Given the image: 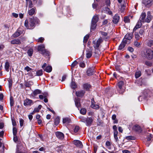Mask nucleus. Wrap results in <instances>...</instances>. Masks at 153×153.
I'll return each mask as SVG.
<instances>
[{
  "mask_svg": "<svg viewBox=\"0 0 153 153\" xmlns=\"http://www.w3.org/2000/svg\"><path fill=\"white\" fill-rule=\"evenodd\" d=\"M39 19L37 18H30L26 20L25 25L27 29H32L34 28L36 24H39Z\"/></svg>",
  "mask_w": 153,
  "mask_h": 153,
  "instance_id": "nucleus-1",
  "label": "nucleus"
},
{
  "mask_svg": "<svg viewBox=\"0 0 153 153\" xmlns=\"http://www.w3.org/2000/svg\"><path fill=\"white\" fill-rule=\"evenodd\" d=\"M142 56L149 60L152 59L153 58V51L149 49H146L142 52Z\"/></svg>",
  "mask_w": 153,
  "mask_h": 153,
  "instance_id": "nucleus-2",
  "label": "nucleus"
},
{
  "mask_svg": "<svg viewBox=\"0 0 153 153\" xmlns=\"http://www.w3.org/2000/svg\"><path fill=\"white\" fill-rule=\"evenodd\" d=\"M38 51L41 52V53L45 56H48L49 54V52L45 49V46L44 45H41L38 46Z\"/></svg>",
  "mask_w": 153,
  "mask_h": 153,
  "instance_id": "nucleus-3",
  "label": "nucleus"
},
{
  "mask_svg": "<svg viewBox=\"0 0 153 153\" xmlns=\"http://www.w3.org/2000/svg\"><path fill=\"white\" fill-rule=\"evenodd\" d=\"M98 20L99 17L98 15H95L93 17L91 20V30H94L96 28L97 26L96 23L98 22Z\"/></svg>",
  "mask_w": 153,
  "mask_h": 153,
  "instance_id": "nucleus-4",
  "label": "nucleus"
},
{
  "mask_svg": "<svg viewBox=\"0 0 153 153\" xmlns=\"http://www.w3.org/2000/svg\"><path fill=\"white\" fill-rule=\"evenodd\" d=\"M103 42L102 39L101 38H99L97 41H94L93 43L94 44V46L95 49L98 48L100 46L101 43Z\"/></svg>",
  "mask_w": 153,
  "mask_h": 153,
  "instance_id": "nucleus-5",
  "label": "nucleus"
},
{
  "mask_svg": "<svg viewBox=\"0 0 153 153\" xmlns=\"http://www.w3.org/2000/svg\"><path fill=\"white\" fill-rule=\"evenodd\" d=\"M101 34L102 35V37L103 39L105 41H107L110 38V36L108 35V33L103 31L100 32Z\"/></svg>",
  "mask_w": 153,
  "mask_h": 153,
  "instance_id": "nucleus-6",
  "label": "nucleus"
},
{
  "mask_svg": "<svg viewBox=\"0 0 153 153\" xmlns=\"http://www.w3.org/2000/svg\"><path fill=\"white\" fill-rule=\"evenodd\" d=\"M152 0H142V4L147 7H149L151 5Z\"/></svg>",
  "mask_w": 153,
  "mask_h": 153,
  "instance_id": "nucleus-7",
  "label": "nucleus"
},
{
  "mask_svg": "<svg viewBox=\"0 0 153 153\" xmlns=\"http://www.w3.org/2000/svg\"><path fill=\"white\" fill-rule=\"evenodd\" d=\"M87 120L85 123L87 126H90L94 120V118L92 117H87Z\"/></svg>",
  "mask_w": 153,
  "mask_h": 153,
  "instance_id": "nucleus-8",
  "label": "nucleus"
},
{
  "mask_svg": "<svg viewBox=\"0 0 153 153\" xmlns=\"http://www.w3.org/2000/svg\"><path fill=\"white\" fill-rule=\"evenodd\" d=\"M74 143L77 147L82 148L83 147L82 143L79 140H74L73 141Z\"/></svg>",
  "mask_w": 153,
  "mask_h": 153,
  "instance_id": "nucleus-9",
  "label": "nucleus"
},
{
  "mask_svg": "<svg viewBox=\"0 0 153 153\" xmlns=\"http://www.w3.org/2000/svg\"><path fill=\"white\" fill-rule=\"evenodd\" d=\"M95 72L94 67L89 68L87 71V75L88 76L92 75Z\"/></svg>",
  "mask_w": 153,
  "mask_h": 153,
  "instance_id": "nucleus-10",
  "label": "nucleus"
},
{
  "mask_svg": "<svg viewBox=\"0 0 153 153\" xmlns=\"http://www.w3.org/2000/svg\"><path fill=\"white\" fill-rule=\"evenodd\" d=\"M32 104H33V101L31 100H30L28 99H26L24 101V105L25 106H30Z\"/></svg>",
  "mask_w": 153,
  "mask_h": 153,
  "instance_id": "nucleus-11",
  "label": "nucleus"
},
{
  "mask_svg": "<svg viewBox=\"0 0 153 153\" xmlns=\"http://www.w3.org/2000/svg\"><path fill=\"white\" fill-rule=\"evenodd\" d=\"M127 42H126L125 39H123L121 44L119 46L118 49L122 50L125 47Z\"/></svg>",
  "mask_w": 153,
  "mask_h": 153,
  "instance_id": "nucleus-12",
  "label": "nucleus"
},
{
  "mask_svg": "<svg viewBox=\"0 0 153 153\" xmlns=\"http://www.w3.org/2000/svg\"><path fill=\"white\" fill-rule=\"evenodd\" d=\"M55 134L57 137L60 139L62 140L64 138V134L61 132L57 131L56 132Z\"/></svg>",
  "mask_w": 153,
  "mask_h": 153,
  "instance_id": "nucleus-13",
  "label": "nucleus"
},
{
  "mask_svg": "<svg viewBox=\"0 0 153 153\" xmlns=\"http://www.w3.org/2000/svg\"><path fill=\"white\" fill-rule=\"evenodd\" d=\"M133 36V34L132 33H128L125 36V37L123 39H125L126 42H127V40H131Z\"/></svg>",
  "mask_w": 153,
  "mask_h": 153,
  "instance_id": "nucleus-14",
  "label": "nucleus"
},
{
  "mask_svg": "<svg viewBox=\"0 0 153 153\" xmlns=\"http://www.w3.org/2000/svg\"><path fill=\"white\" fill-rule=\"evenodd\" d=\"M91 102V108L96 109H98L99 108V106L98 105L94 104V102L95 103V102L94 98L92 99Z\"/></svg>",
  "mask_w": 153,
  "mask_h": 153,
  "instance_id": "nucleus-15",
  "label": "nucleus"
},
{
  "mask_svg": "<svg viewBox=\"0 0 153 153\" xmlns=\"http://www.w3.org/2000/svg\"><path fill=\"white\" fill-rule=\"evenodd\" d=\"M86 52V57L88 58H90L92 55V50L91 49H87Z\"/></svg>",
  "mask_w": 153,
  "mask_h": 153,
  "instance_id": "nucleus-16",
  "label": "nucleus"
},
{
  "mask_svg": "<svg viewBox=\"0 0 153 153\" xmlns=\"http://www.w3.org/2000/svg\"><path fill=\"white\" fill-rule=\"evenodd\" d=\"M120 17L117 14H116L113 17V22L114 24H117L119 21Z\"/></svg>",
  "mask_w": 153,
  "mask_h": 153,
  "instance_id": "nucleus-17",
  "label": "nucleus"
},
{
  "mask_svg": "<svg viewBox=\"0 0 153 153\" xmlns=\"http://www.w3.org/2000/svg\"><path fill=\"white\" fill-rule=\"evenodd\" d=\"M20 29L19 28L18 30L13 34V37H17L22 34V31L20 30Z\"/></svg>",
  "mask_w": 153,
  "mask_h": 153,
  "instance_id": "nucleus-18",
  "label": "nucleus"
},
{
  "mask_svg": "<svg viewBox=\"0 0 153 153\" xmlns=\"http://www.w3.org/2000/svg\"><path fill=\"white\" fill-rule=\"evenodd\" d=\"M146 14L145 13L142 12L139 21L141 22H144L145 21V19L146 18Z\"/></svg>",
  "mask_w": 153,
  "mask_h": 153,
  "instance_id": "nucleus-19",
  "label": "nucleus"
},
{
  "mask_svg": "<svg viewBox=\"0 0 153 153\" xmlns=\"http://www.w3.org/2000/svg\"><path fill=\"white\" fill-rule=\"evenodd\" d=\"M85 92L84 91L82 90L79 91H76V96L78 97H82L83 96Z\"/></svg>",
  "mask_w": 153,
  "mask_h": 153,
  "instance_id": "nucleus-20",
  "label": "nucleus"
},
{
  "mask_svg": "<svg viewBox=\"0 0 153 153\" xmlns=\"http://www.w3.org/2000/svg\"><path fill=\"white\" fill-rule=\"evenodd\" d=\"M75 104L76 106L78 108H80L81 104L80 103V100L79 98L75 99L74 100Z\"/></svg>",
  "mask_w": 153,
  "mask_h": 153,
  "instance_id": "nucleus-21",
  "label": "nucleus"
},
{
  "mask_svg": "<svg viewBox=\"0 0 153 153\" xmlns=\"http://www.w3.org/2000/svg\"><path fill=\"white\" fill-rule=\"evenodd\" d=\"M26 7L28 6L29 8H31L33 7V4L31 0H26Z\"/></svg>",
  "mask_w": 153,
  "mask_h": 153,
  "instance_id": "nucleus-22",
  "label": "nucleus"
},
{
  "mask_svg": "<svg viewBox=\"0 0 153 153\" xmlns=\"http://www.w3.org/2000/svg\"><path fill=\"white\" fill-rule=\"evenodd\" d=\"M141 22L139 21L137 23L136 25L134 27L133 29V32L135 31L137 29L140 28L141 26L142 23Z\"/></svg>",
  "mask_w": 153,
  "mask_h": 153,
  "instance_id": "nucleus-23",
  "label": "nucleus"
},
{
  "mask_svg": "<svg viewBox=\"0 0 153 153\" xmlns=\"http://www.w3.org/2000/svg\"><path fill=\"white\" fill-rule=\"evenodd\" d=\"M11 43L12 44L19 45L21 43V42L19 39H17L13 40L11 41Z\"/></svg>",
  "mask_w": 153,
  "mask_h": 153,
  "instance_id": "nucleus-24",
  "label": "nucleus"
},
{
  "mask_svg": "<svg viewBox=\"0 0 153 153\" xmlns=\"http://www.w3.org/2000/svg\"><path fill=\"white\" fill-rule=\"evenodd\" d=\"M62 122L63 123L68 124L71 122V120L69 118L66 117L63 118Z\"/></svg>",
  "mask_w": 153,
  "mask_h": 153,
  "instance_id": "nucleus-25",
  "label": "nucleus"
},
{
  "mask_svg": "<svg viewBox=\"0 0 153 153\" xmlns=\"http://www.w3.org/2000/svg\"><path fill=\"white\" fill-rule=\"evenodd\" d=\"M133 129L137 132H140L141 131L140 127L138 125H136L134 126L133 127Z\"/></svg>",
  "mask_w": 153,
  "mask_h": 153,
  "instance_id": "nucleus-26",
  "label": "nucleus"
},
{
  "mask_svg": "<svg viewBox=\"0 0 153 153\" xmlns=\"http://www.w3.org/2000/svg\"><path fill=\"white\" fill-rule=\"evenodd\" d=\"M103 10L105 12L110 15L112 14V12L110 10V9L107 7H105L103 8Z\"/></svg>",
  "mask_w": 153,
  "mask_h": 153,
  "instance_id": "nucleus-27",
  "label": "nucleus"
},
{
  "mask_svg": "<svg viewBox=\"0 0 153 153\" xmlns=\"http://www.w3.org/2000/svg\"><path fill=\"white\" fill-rule=\"evenodd\" d=\"M35 10L34 8H32L28 10V13L29 15L32 16L35 13Z\"/></svg>",
  "mask_w": 153,
  "mask_h": 153,
  "instance_id": "nucleus-28",
  "label": "nucleus"
},
{
  "mask_svg": "<svg viewBox=\"0 0 153 153\" xmlns=\"http://www.w3.org/2000/svg\"><path fill=\"white\" fill-rule=\"evenodd\" d=\"M52 70V68L50 66H48L45 68L44 71L48 73L50 72Z\"/></svg>",
  "mask_w": 153,
  "mask_h": 153,
  "instance_id": "nucleus-29",
  "label": "nucleus"
},
{
  "mask_svg": "<svg viewBox=\"0 0 153 153\" xmlns=\"http://www.w3.org/2000/svg\"><path fill=\"white\" fill-rule=\"evenodd\" d=\"M114 139H115L116 141V142H117L119 140L118 139V138L117 137V134H118V131H117V130L114 131Z\"/></svg>",
  "mask_w": 153,
  "mask_h": 153,
  "instance_id": "nucleus-30",
  "label": "nucleus"
},
{
  "mask_svg": "<svg viewBox=\"0 0 153 153\" xmlns=\"http://www.w3.org/2000/svg\"><path fill=\"white\" fill-rule=\"evenodd\" d=\"M10 63L8 61H6L5 62V68L6 70L8 72L9 71V68L10 67Z\"/></svg>",
  "mask_w": 153,
  "mask_h": 153,
  "instance_id": "nucleus-31",
  "label": "nucleus"
},
{
  "mask_svg": "<svg viewBox=\"0 0 153 153\" xmlns=\"http://www.w3.org/2000/svg\"><path fill=\"white\" fill-rule=\"evenodd\" d=\"M91 87V85L89 84H85L83 85L84 88L86 90H88Z\"/></svg>",
  "mask_w": 153,
  "mask_h": 153,
  "instance_id": "nucleus-32",
  "label": "nucleus"
},
{
  "mask_svg": "<svg viewBox=\"0 0 153 153\" xmlns=\"http://www.w3.org/2000/svg\"><path fill=\"white\" fill-rule=\"evenodd\" d=\"M33 53V49L31 48L29 49L27 52V54L28 55L30 56H32Z\"/></svg>",
  "mask_w": 153,
  "mask_h": 153,
  "instance_id": "nucleus-33",
  "label": "nucleus"
},
{
  "mask_svg": "<svg viewBox=\"0 0 153 153\" xmlns=\"http://www.w3.org/2000/svg\"><path fill=\"white\" fill-rule=\"evenodd\" d=\"M60 119L59 117H56L54 120V123L56 125H57L59 123Z\"/></svg>",
  "mask_w": 153,
  "mask_h": 153,
  "instance_id": "nucleus-34",
  "label": "nucleus"
},
{
  "mask_svg": "<svg viewBox=\"0 0 153 153\" xmlns=\"http://www.w3.org/2000/svg\"><path fill=\"white\" fill-rule=\"evenodd\" d=\"M141 75V72L140 71H136L135 74V76L136 78H137Z\"/></svg>",
  "mask_w": 153,
  "mask_h": 153,
  "instance_id": "nucleus-35",
  "label": "nucleus"
},
{
  "mask_svg": "<svg viewBox=\"0 0 153 153\" xmlns=\"http://www.w3.org/2000/svg\"><path fill=\"white\" fill-rule=\"evenodd\" d=\"M124 85V82L123 81L119 82L118 83V86L120 89L122 88V86Z\"/></svg>",
  "mask_w": 153,
  "mask_h": 153,
  "instance_id": "nucleus-36",
  "label": "nucleus"
},
{
  "mask_svg": "<svg viewBox=\"0 0 153 153\" xmlns=\"http://www.w3.org/2000/svg\"><path fill=\"white\" fill-rule=\"evenodd\" d=\"M43 74V71L42 69L38 70L36 73V75L37 76H41Z\"/></svg>",
  "mask_w": 153,
  "mask_h": 153,
  "instance_id": "nucleus-37",
  "label": "nucleus"
},
{
  "mask_svg": "<svg viewBox=\"0 0 153 153\" xmlns=\"http://www.w3.org/2000/svg\"><path fill=\"white\" fill-rule=\"evenodd\" d=\"M42 107V106L41 105H39L38 107L34 108V112H35V113L38 112L39 110L41 109Z\"/></svg>",
  "mask_w": 153,
  "mask_h": 153,
  "instance_id": "nucleus-38",
  "label": "nucleus"
},
{
  "mask_svg": "<svg viewBox=\"0 0 153 153\" xmlns=\"http://www.w3.org/2000/svg\"><path fill=\"white\" fill-rule=\"evenodd\" d=\"M41 93V91L39 89H36L33 92V94L36 96L38 94H40Z\"/></svg>",
  "mask_w": 153,
  "mask_h": 153,
  "instance_id": "nucleus-39",
  "label": "nucleus"
},
{
  "mask_svg": "<svg viewBox=\"0 0 153 153\" xmlns=\"http://www.w3.org/2000/svg\"><path fill=\"white\" fill-rule=\"evenodd\" d=\"M124 21L125 23L130 22V20L129 17L128 16H125L124 18Z\"/></svg>",
  "mask_w": 153,
  "mask_h": 153,
  "instance_id": "nucleus-40",
  "label": "nucleus"
},
{
  "mask_svg": "<svg viewBox=\"0 0 153 153\" xmlns=\"http://www.w3.org/2000/svg\"><path fill=\"white\" fill-rule=\"evenodd\" d=\"M135 37L137 40H139L140 38V36L139 35L138 33L135 32L134 33Z\"/></svg>",
  "mask_w": 153,
  "mask_h": 153,
  "instance_id": "nucleus-41",
  "label": "nucleus"
},
{
  "mask_svg": "<svg viewBox=\"0 0 153 153\" xmlns=\"http://www.w3.org/2000/svg\"><path fill=\"white\" fill-rule=\"evenodd\" d=\"M105 145H106L108 149H111V143L109 141H107L105 143Z\"/></svg>",
  "mask_w": 153,
  "mask_h": 153,
  "instance_id": "nucleus-42",
  "label": "nucleus"
},
{
  "mask_svg": "<svg viewBox=\"0 0 153 153\" xmlns=\"http://www.w3.org/2000/svg\"><path fill=\"white\" fill-rule=\"evenodd\" d=\"M80 111L81 114L84 115L86 113V110L85 108H82L81 109Z\"/></svg>",
  "mask_w": 153,
  "mask_h": 153,
  "instance_id": "nucleus-43",
  "label": "nucleus"
},
{
  "mask_svg": "<svg viewBox=\"0 0 153 153\" xmlns=\"http://www.w3.org/2000/svg\"><path fill=\"white\" fill-rule=\"evenodd\" d=\"M89 35L87 34L84 36L83 39V42L84 43H86L87 42L89 38Z\"/></svg>",
  "mask_w": 153,
  "mask_h": 153,
  "instance_id": "nucleus-44",
  "label": "nucleus"
},
{
  "mask_svg": "<svg viewBox=\"0 0 153 153\" xmlns=\"http://www.w3.org/2000/svg\"><path fill=\"white\" fill-rule=\"evenodd\" d=\"M125 139L128 140H134V137L131 136H127L125 137Z\"/></svg>",
  "mask_w": 153,
  "mask_h": 153,
  "instance_id": "nucleus-45",
  "label": "nucleus"
},
{
  "mask_svg": "<svg viewBox=\"0 0 153 153\" xmlns=\"http://www.w3.org/2000/svg\"><path fill=\"white\" fill-rule=\"evenodd\" d=\"M8 82H9V87L10 90V89H11L12 85V83H13V81L12 80L9 79L8 80Z\"/></svg>",
  "mask_w": 153,
  "mask_h": 153,
  "instance_id": "nucleus-46",
  "label": "nucleus"
},
{
  "mask_svg": "<svg viewBox=\"0 0 153 153\" xmlns=\"http://www.w3.org/2000/svg\"><path fill=\"white\" fill-rule=\"evenodd\" d=\"M13 133L14 136L16 135L17 133V129L16 127H13Z\"/></svg>",
  "mask_w": 153,
  "mask_h": 153,
  "instance_id": "nucleus-47",
  "label": "nucleus"
},
{
  "mask_svg": "<svg viewBox=\"0 0 153 153\" xmlns=\"http://www.w3.org/2000/svg\"><path fill=\"white\" fill-rule=\"evenodd\" d=\"M71 87L72 88H74L76 87V85L75 82L72 81L71 83Z\"/></svg>",
  "mask_w": 153,
  "mask_h": 153,
  "instance_id": "nucleus-48",
  "label": "nucleus"
},
{
  "mask_svg": "<svg viewBox=\"0 0 153 153\" xmlns=\"http://www.w3.org/2000/svg\"><path fill=\"white\" fill-rule=\"evenodd\" d=\"M24 70L26 71L27 72L30 71H32V69L30 68L28 66H27L24 68Z\"/></svg>",
  "mask_w": 153,
  "mask_h": 153,
  "instance_id": "nucleus-49",
  "label": "nucleus"
},
{
  "mask_svg": "<svg viewBox=\"0 0 153 153\" xmlns=\"http://www.w3.org/2000/svg\"><path fill=\"white\" fill-rule=\"evenodd\" d=\"M81 119V121L82 122H83L84 123H86V120H87V117H81V118H80Z\"/></svg>",
  "mask_w": 153,
  "mask_h": 153,
  "instance_id": "nucleus-50",
  "label": "nucleus"
},
{
  "mask_svg": "<svg viewBox=\"0 0 153 153\" xmlns=\"http://www.w3.org/2000/svg\"><path fill=\"white\" fill-rule=\"evenodd\" d=\"M151 18L152 17H150L147 16L145 20V22L147 23L149 22L151 20Z\"/></svg>",
  "mask_w": 153,
  "mask_h": 153,
  "instance_id": "nucleus-51",
  "label": "nucleus"
},
{
  "mask_svg": "<svg viewBox=\"0 0 153 153\" xmlns=\"http://www.w3.org/2000/svg\"><path fill=\"white\" fill-rule=\"evenodd\" d=\"M152 45H153V40H149L147 43L148 46L151 47Z\"/></svg>",
  "mask_w": 153,
  "mask_h": 153,
  "instance_id": "nucleus-52",
  "label": "nucleus"
},
{
  "mask_svg": "<svg viewBox=\"0 0 153 153\" xmlns=\"http://www.w3.org/2000/svg\"><path fill=\"white\" fill-rule=\"evenodd\" d=\"M134 45L137 47H139L140 46V43L138 42L137 41L135 42L134 43Z\"/></svg>",
  "mask_w": 153,
  "mask_h": 153,
  "instance_id": "nucleus-53",
  "label": "nucleus"
},
{
  "mask_svg": "<svg viewBox=\"0 0 153 153\" xmlns=\"http://www.w3.org/2000/svg\"><path fill=\"white\" fill-rule=\"evenodd\" d=\"M151 135V134H149L147 136V141H149L151 140L152 139Z\"/></svg>",
  "mask_w": 153,
  "mask_h": 153,
  "instance_id": "nucleus-54",
  "label": "nucleus"
},
{
  "mask_svg": "<svg viewBox=\"0 0 153 153\" xmlns=\"http://www.w3.org/2000/svg\"><path fill=\"white\" fill-rule=\"evenodd\" d=\"M77 62L76 61H74L71 65V68H73L74 67V66L77 64Z\"/></svg>",
  "mask_w": 153,
  "mask_h": 153,
  "instance_id": "nucleus-55",
  "label": "nucleus"
},
{
  "mask_svg": "<svg viewBox=\"0 0 153 153\" xmlns=\"http://www.w3.org/2000/svg\"><path fill=\"white\" fill-rule=\"evenodd\" d=\"M144 33V31L143 29H140L139 31V34L140 36H142L143 35Z\"/></svg>",
  "mask_w": 153,
  "mask_h": 153,
  "instance_id": "nucleus-56",
  "label": "nucleus"
},
{
  "mask_svg": "<svg viewBox=\"0 0 153 153\" xmlns=\"http://www.w3.org/2000/svg\"><path fill=\"white\" fill-rule=\"evenodd\" d=\"M44 40V38L41 37L37 41L38 42H40L41 43H42L43 42Z\"/></svg>",
  "mask_w": 153,
  "mask_h": 153,
  "instance_id": "nucleus-57",
  "label": "nucleus"
},
{
  "mask_svg": "<svg viewBox=\"0 0 153 153\" xmlns=\"http://www.w3.org/2000/svg\"><path fill=\"white\" fill-rule=\"evenodd\" d=\"M79 126H76L74 130V131L75 133L77 132L79 130Z\"/></svg>",
  "mask_w": 153,
  "mask_h": 153,
  "instance_id": "nucleus-58",
  "label": "nucleus"
},
{
  "mask_svg": "<svg viewBox=\"0 0 153 153\" xmlns=\"http://www.w3.org/2000/svg\"><path fill=\"white\" fill-rule=\"evenodd\" d=\"M20 125L21 127H22L23 126V123L24 122V120L22 119H20L19 120Z\"/></svg>",
  "mask_w": 153,
  "mask_h": 153,
  "instance_id": "nucleus-59",
  "label": "nucleus"
},
{
  "mask_svg": "<svg viewBox=\"0 0 153 153\" xmlns=\"http://www.w3.org/2000/svg\"><path fill=\"white\" fill-rule=\"evenodd\" d=\"M94 152L95 153H96L97 150V148H98V146L97 145H96V144H94Z\"/></svg>",
  "mask_w": 153,
  "mask_h": 153,
  "instance_id": "nucleus-60",
  "label": "nucleus"
},
{
  "mask_svg": "<svg viewBox=\"0 0 153 153\" xmlns=\"http://www.w3.org/2000/svg\"><path fill=\"white\" fill-rule=\"evenodd\" d=\"M145 64L149 66H151L152 65V63L148 61H146L145 62Z\"/></svg>",
  "mask_w": 153,
  "mask_h": 153,
  "instance_id": "nucleus-61",
  "label": "nucleus"
},
{
  "mask_svg": "<svg viewBox=\"0 0 153 153\" xmlns=\"http://www.w3.org/2000/svg\"><path fill=\"white\" fill-rule=\"evenodd\" d=\"M79 66L81 67L84 68L85 67V64L83 62H81L79 64Z\"/></svg>",
  "mask_w": 153,
  "mask_h": 153,
  "instance_id": "nucleus-62",
  "label": "nucleus"
},
{
  "mask_svg": "<svg viewBox=\"0 0 153 153\" xmlns=\"http://www.w3.org/2000/svg\"><path fill=\"white\" fill-rule=\"evenodd\" d=\"M128 50L130 52H132L133 51L134 49L133 48L131 47H128Z\"/></svg>",
  "mask_w": 153,
  "mask_h": 153,
  "instance_id": "nucleus-63",
  "label": "nucleus"
},
{
  "mask_svg": "<svg viewBox=\"0 0 153 153\" xmlns=\"http://www.w3.org/2000/svg\"><path fill=\"white\" fill-rule=\"evenodd\" d=\"M12 14L13 16L16 18L18 17V14L15 13H13Z\"/></svg>",
  "mask_w": 153,
  "mask_h": 153,
  "instance_id": "nucleus-64",
  "label": "nucleus"
}]
</instances>
